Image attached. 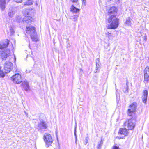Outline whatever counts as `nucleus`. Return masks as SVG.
Returning a JSON list of instances; mask_svg holds the SVG:
<instances>
[{
  "instance_id": "nucleus-1",
  "label": "nucleus",
  "mask_w": 149,
  "mask_h": 149,
  "mask_svg": "<svg viewBox=\"0 0 149 149\" xmlns=\"http://www.w3.org/2000/svg\"><path fill=\"white\" fill-rule=\"evenodd\" d=\"M117 8L115 7L110 8L107 12V22L109 24L106 26L107 29H115L118 28L119 24V19L116 17Z\"/></svg>"
},
{
  "instance_id": "nucleus-2",
  "label": "nucleus",
  "mask_w": 149,
  "mask_h": 149,
  "mask_svg": "<svg viewBox=\"0 0 149 149\" xmlns=\"http://www.w3.org/2000/svg\"><path fill=\"white\" fill-rule=\"evenodd\" d=\"M9 41L6 40L3 42H0V56L2 60H5L9 56L10 51L9 49L5 50L4 48L7 47L9 44Z\"/></svg>"
},
{
  "instance_id": "nucleus-3",
  "label": "nucleus",
  "mask_w": 149,
  "mask_h": 149,
  "mask_svg": "<svg viewBox=\"0 0 149 149\" xmlns=\"http://www.w3.org/2000/svg\"><path fill=\"white\" fill-rule=\"evenodd\" d=\"M35 28L32 26H29L26 27V33L29 34L33 41L36 42L37 39L36 38V34Z\"/></svg>"
},
{
  "instance_id": "nucleus-4",
  "label": "nucleus",
  "mask_w": 149,
  "mask_h": 149,
  "mask_svg": "<svg viewBox=\"0 0 149 149\" xmlns=\"http://www.w3.org/2000/svg\"><path fill=\"white\" fill-rule=\"evenodd\" d=\"M136 117H134V118L132 117L131 118L129 119L127 122H125L124 124L125 125L126 124L127 125V127L128 129L132 130L135 127L136 125Z\"/></svg>"
},
{
  "instance_id": "nucleus-5",
  "label": "nucleus",
  "mask_w": 149,
  "mask_h": 149,
  "mask_svg": "<svg viewBox=\"0 0 149 149\" xmlns=\"http://www.w3.org/2000/svg\"><path fill=\"white\" fill-rule=\"evenodd\" d=\"M137 107V104L136 102H133L129 106V108L127 111V114L128 116H131L136 111Z\"/></svg>"
},
{
  "instance_id": "nucleus-6",
  "label": "nucleus",
  "mask_w": 149,
  "mask_h": 149,
  "mask_svg": "<svg viewBox=\"0 0 149 149\" xmlns=\"http://www.w3.org/2000/svg\"><path fill=\"white\" fill-rule=\"evenodd\" d=\"M43 139L47 147H49L53 141L51 136L49 134L45 133Z\"/></svg>"
},
{
  "instance_id": "nucleus-7",
  "label": "nucleus",
  "mask_w": 149,
  "mask_h": 149,
  "mask_svg": "<svg viewBox=\"0 0 149 149\" xmlns=\"http://www.w3.org/2000/svg\"><path fill=\"white\" fill-rule=\"evenodd\" d=\"M11 79L14 83L19 84L22 81V77L19 74H16L11 77Z\"/></svg>"
},
{
  "instance_id": "nucleus-8",
  "label": "nucleus",
  "mask_w": 149,
  "mask_h": 149,
  "mask_svg": "<svg viewBox=\"0 0 149 149\" xmlns=\"http://www.w3.org/2000/svg\"><path fill=\"white\" fill-rule=\"evenodd\" d=\"M38 123L37 129L38 130H45L47 128V125L46 122L42 119H40Z\"/></svg>"
},
{
  "instance_id": "nucleus-9",
  "label": "nucleus",
  "mask_w": 149,
  "mask_h": 149,
  "mask_svg": "<svg viewBox=\"0 0 149 149\" xmlns=\"http://www.w3.org/2000/svg\"><path fill=\"white\" fill-rule=\"evenodd\" d=\"M13 66V63L9 61H7L6 62L4 65V72L7 73L11 70L12 67Z\"/></svg>"
},
{
  "instance_id": "nucleus-10",
  "label": "nucleus",
  "mask_w": 149,
  "mask_h": 149,
  "mask_svg": "<svg viewBox=\"0 0 149 149\" xmlns=\"http://www.w3.org/2000/svg\"><path fill=\"white\" fill-rule=\"evenodd\" d=\"M149 81V67H147L145 69L144 81L146 83Z\"/></svg>"
},
{
  "instance_id": "nucleus-11",
  "label": "nucleus",
  "mask_w": 149,
  "mask_h": 149,
  "mask_svg": "<svg viewBox=\"0 0 149 149\" xmlns=\"http://www.w3.org/2000/svg\"><path fill=\"white\" fill-rule=\"evenodd\" d=\"M70 11L72 12V14H77L79 15L80 9L77 8L74 6L73 5H72L70 8Z\"/></svg>"
},
{
  "instance_id": "nucleus-12",
  "label": "nucleus",
  "mask_w": 149,
  "mask_h": 149,
  "mask_svg": "<svg viewBox=\"0 0 149 149\" xmlns=\"http://www.w3.org/2000/svg\"><path fill=\"white\" fill-rule=\"evenodd\" d=\"M31 17L29 15L25 16L22 20L23 23L24 24H29V22H31Z\"/></svg>"
},
{
  "instance_id": "nucleus-13",
  "label": "nucleus",
  "mask_w": 149,
  "mask_h": 149,
  "mask_svg": "<svg viewBox=\"0 0 149 149\" xmlns=\"http://www.w3.org/2000/svg\"><path fill=\"white\" fill-rule=\"evenodd\" d=\"M118 134L120 135H123L124 136L127 134V130L126 128H120L118 132Z\"/></svg>"
},
{
  "instance_id": "nucleus-14",
  "label": "nucleus",
  "mask_w": 149,
  "mask_h": 149,
  "mask_svg": "<svg viewBox=\"0 0 149 149\" xmlns=\"http://www.w3.org/2000/svg\"><path fill=\"white\" fill-rule=\"evenodd\" d=\"M148 92L146 90H144L143 91V95L142 97L143 102L146 104L147 100Z\"/></svg>"
},
{
  "instance_id": "nucleus-15",
  "label": "nucleus",
  "mask_w": 149,
  "mask_h": 149,
  "mask_svg": "<svg viewBox=\"0 0 149 149\" xmlns=\"http://www.w3.org/2000/svg\"><path fill=\"white\" fill-rule=\"evenodd\" d=\"M79 16V15L78 14H72L70 16V19L74 22H77L78 20Z\"/></svg>"
},
{
  "instance_id": "nucleus-16",
  "label": "nucleus",
  "mask_w": 149,
  "mask_h": 149,
  "mask_svg": "<svg viewBox=\"0 0 149 149\" xmlns=\"http://www.w3.org/2000/svg\"><path fill=\"white\" fill-rule=\"evenodd\" d=\"M23 88L26 91H28L30 90V87L28 83L27 82H24L22 83Z\"/></svg>"
},
{
  "instance_id": "nucleus-17",
  "label": "nucleus",
  "mask_w": 149,
  "mask_h": 149,
  "mask_svg": "<svg viewBox=\"0 0 149 149\" xmlns=\"http://www.w3.org/2000/svg\"><path fill=\"white\" fill-rule=\"evenodd\" d=\"M6 1L5 0H0V6L2 10L3 11L5 8Z\"/></svg>"
},
{
  "instance_id": "nucleus-18",
  "label": "nucleus",
  "mask_w": 149,
  "mask_h": 149,
  "mask_svg": "<svg viewBox=\"0 0 149 149\" xmlns=\"http://www.w3.org/2000/svg\"><path fill=\"white\" fill-rule=\"evenodd\" d=\"M128 87L127 84V83L125 86H124V88H123V91L124 93H127L128 91Z\"/></svg>"
},
{
  "instance_id": "nucleus-19",
  "label": "nucleus",
  "mask_w": 149,
  "mask_h": 149,
  "mask_svg": "<svg viewBox=\"0 0 149 149\" xmlns=\"http://www.w3.org/2000/svg\"><path fill=\"white\" fill-rule=\"evenodd\" d=\"M23 13L25 16L29 15V10L28 9H26L23 10Z\"/></svg>"
},
{
  "instance_id": "nucleus-20",
  "label": "nucleus",
  "mask_w": 149,
  "mask_h": 149,
  "mask_svg": "<svg viewBox=\"0 0 149 149\" xmlns=\"http://www.w3.org/2000/svg\"><path fill=\"white\" fill-rule=\"evenodd\" d=\"M132 19L130 17H129L127 19H126L125 23L127 25H130L131 24Z\"/></svg>"
},
{
  "instance_id": "nucleus-21",
  "label": "nucleus",
  "mask_w": 149,
  "mask_h": 149,
  "mask_svg": "<svg viewBox=\"0 0 149 149\" xmlns=\"http://www.w3.org/2000/svg\"><path fill=\"white\" fill-rule=\"evenodd\" d=\"M33 0H28V1L25 2V5H30L33 4Z\"/></svg>"
},
{
  "instance_id": "nucleus-22",
  "label": "nucleus",
  "mask_w": 149,
  "mask_h": 149,
  "mask_svg": "<svg viewBox=\"0 0 149 149\" xmlns=\"http://www.w3.org/2000/svg\"><path fill=\"white\" fill-rule=\"evenodd\" d=\"M5 76V74L3 71L1 69V67L0 66V77L3 78Z\"/></svg>"
},
{
  "instance_id": "nucleus-23",
  "label": "nucleus",
  "mask_w": 149,
  "mask_h": 149,
  "mask_svg": "<svg viewBox=\"0 0 149 149\" xmlns=\"http://www.w3.org/2000/svg\"><path fill=\"white\" fill-rule=\"evenodd\" d=\"M100 64H96V69L95 71V73L97 72L98 69L100 67Z\"/></svg>"
},
{
  "instance_id": "nucleus-24",
  "label": "nucleus",
  "mask_w": 149,
  "mask_h": 149,
  "mask_svg": "<svg viewBox=\"0 0 149 149\" xmlns=\"http://www.w3.org/2000/svg\"><path fill=\"white\" fill-rule=\"evenodd\" d=\"M76 128H77V125H75V126L74 130V136H75V137L76 142V141H77V136L76 134Z\"/></svg>"
},
{
  "instance_id": "nucleus-25",
  "label": "nucleus",
  "mask_w": 149,
  "mask_h": 149,
  "mask_svg": "<svg viewBox=\"0 0 149 149\" xmlns=\"http://www.w3.org/2000/svg\"><path fill=\"white\" fill-rule=\"evenodd\" d=\"M10 30L11 34H13L15 33V31L13 28L12 27H10Z\"/></svg>"
},
{
  "instance_id": "nucleus-26",
  "label": "nucleus",
  "mask_w": 149,
  "mask_h": 149,
  "mask_svg": "<svg viewBox=\"0 0 149 149\" xmlns=\"http://www.w3.org/2000/svg\"><path fill=\"white\" fill-rule=\"evenodd\" d=\"M13 12H9L8 13V15L9 17H13Z\"/></svg>"
},
{
  "instance_id": "nucleus-27",
  "label": "nucleus",
  "mask_w": 149,
  "mask_h": 149,
  "mask_svg": "<svg viewBox=\"0 0 149 149\" xmlns=\"http://www.w3.org/2000/svg\"><path fill=\"white\" fill-rule=\"evenodd\" d=\"M88 136L87 137H86L85 138V142L84 143V144H85V145H86L87 144V143L88 142Z\"/></svg>"
},
{
  "instance_id": "nucleus-28",
  "label": "nucleus",
  "mask_w": 149,
  "mask_h": 149,
  "mask_svg": "<svg viewBox=\"0 0 149 149\" xmlns=\"http://www.w3.org/2000/svg\"><path fill=\"white\" fill-rule=\"evenodd\" d=\"M82 4L85 6L86 4V0H82Z\"/></svg>"
},
{
  "instance_id": "nucleus-29",
  "label": "nucleus",
  "mask_w": 149,
  "mask_h": 149,
  "mask_svg": "<svg viewBox=\"0 0 149 149\" xmlns=\"http://www.w3.org/2000/svg\"><path fill=\"white\" fill-rule=\"evenodd\" d=\"M112 149H119V148L118 146L115 145L113 147Z\"/></svg>"
},
{
  "instance_id": "nucleus-30",
  "label": "nucleus",
  "mask_w": 149,
  "mask_h": 149,
  "mask_svg": "<svg viewBox=\"0 0 149 149\" xmlns=\"http://www.w3.org/2000/svg\"><path fill=\"white\" fill-rule=\"evenodd\" d=\"M143 41L145 42L147 40V36L145 35L144 37H143Z\"/></svg>"
},
{
  "instance_id": "nucleus-31",
  "label": "nucleus",
  "mask_w": 149,
  "mask_h": 149,
  "mask_svg": "<svg viewBox=\"0 0 149 149\" xmlns=\"http://www.w3.org/2000/svg\"><path fill=\"white\" fill-rule=\"evenodd\" d=\"M105 34L108 37H109L110 36L111 33L109 32H107L105 33Z\"/></svg>"
},
{
  "instance_id": "nucleus-32",
  "label": "nucleus",
  "mask_w": 149,
  "mask_h": 149,
  "mask_svg": "<svg viewBox=\"0 0 149 149\" xmlns=\"http://www.w3.org/2000/svg\"><path fill=\"white\" fill-rule=\"evenodd\" d=\"M14 1L17 3H20L22 2L23 0H14Z\"/></svg>"
},
{
  "instance_id": "nucleus-33",
  "label": "nucleus",
  "mask_w": 149,
  "mask_h": 149,
  "mask_svg": "<svg viewBox=\"0 0 149 149\" xmlns=\"http://www.w3.org/2000/svg\"><path fill=\"white\" fill-rule=\"evenodd\" d=\"M96 64H100V59L99 58H97L96 60Z\"/></svg>"
},
{
  "instance_id": "nucleus-34",
  "label": "nucleus",
  "mask_w": 149,
  "mask_h": 149,
  "mask_svg": "<svg viewBox=\"0 0 149 149\" xmlns=\"http://www.w3.org/2000/svg\"><path fill=\"white\" fill-rule=\"evenodd\" d=\"M73 3H77L78 0H70Z\"/></svg>"
},
{
  "instance_id": "nucleus-35",
  "label": "nucleus",
  "mask_w": 149,
  "mask_h": 149,
  "mask_svg": "<svg viewBox=\"0 0 149 149\" xmlns=\"http://www.w3.org/2000/svg\"><path fill=\"white\" fill-rule=\"evenodd\" d=\"M102 141H101L100 142V144H99L98 145V148H99V147H100L101 146V144H102Z\"/></svg>"
},
{
  "instance_id": "nucleus-36",
  "label": "nucleus",
  "mask_w": 149,
  "mask_h": 149,
  "mask_svg": "<svg viewBox=\"0 0 149 149\" xmlns=\"http://www.w3.org/2000/svg\"><path fill=\"white\" fill-rule=\"evenodd\" d=\"M82 69H80V71H82Z\"/></svg>"
},
{
  "instance_id": "nucleus-37",
  "label": "nucleus",
  "mask_w": 149,
  "mask_h": 149,
  "mask_svg": "<svg viewBox=\"0 0 149 149\" xmlns=\"http://www.w3.org/2000/svg\"><path fill=\"white\" fill-rule=\"evenodd\" d=\"M116 97H117V94L116 93Z\"/></svg>"
},
{
  "instance_id": "nucleus-38",
  "label": "nucleus",
  "mask_w": 149,
  "mask_h": 149,
  "mask_svg": "<svg viewBox=\"0 0 149 149\" xmlns=\"http://www.w3.org/2000/svg\"><path fill=\"white\" fill-rule=\"evenodd\" d=\"M10 1V0H8V1L9 2Z\"/></svg>"
}]
</instances>
